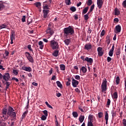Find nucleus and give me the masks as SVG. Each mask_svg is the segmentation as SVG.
<instances>
[{"label":"nucleus","mask_w":126,"mask_h":126,"mask_svg":"<svg viewBox=\"0 0 126 126\" xmlns=\"http://www.w3.org/2000/svg\"><path fill=\"white\" fill-rule=\"evenodd\" d=\"M2 113L3 115L1 118H4V121H7L9 117L12 118L11 119L12 121L16 120V113L14 112V109L11 106H9L8 109H3Z\"/></svg>","instance_id":"1"},{"label":"nucleus","mask_w":126,"mask_h":126,"mask_svg":"<svg viewBox=\"0 0 126 126\" xmlns=\"http://www.w3.org/2000/svg\"><path fill=\"white\" fill-rule=\"evenodd\" d=\"M63 32L64 36L65 38H69V36H71L74 34V30L72 27L69 26L68 27L64 29Z\"/></svg>","instance_id":"2"},{"label":"nucleus","mask_w":126,"mask_h":126,"mask_svg":"<svg viewBox=\"0 0 126 126\" xmlns=\"http://www.w3.org/2000/svg\"><path fill=\"white\" fill-rule=\"evenodd\" d=\"M50 47L52 50H58L60 48V45H59L58 41L53 40L50 41Z\"/></svg>","instance_id":"3"},{"label":"nucleus","mask_w":126,"mask_h":126,"mask_svg":"<svg viewBox=\"0 0 126 126\" xmlns=\"http://www.w3.org/2000/svg\"><path fill=\"white\" fill-rule=\"evenodd\" d=\"M101 87V92L106 94V91H107V80L106 79H104V80H103Z\"/></svg>","instance_id":"4"},{"label":"nucleus","mask_w":126,"mask_h":126,"mask_svg":"<svg viewBox=\"0 0 126 126\" xmlns=\"http://www.w3.org/2000/svg\"><path fill=\"white\" fill-rule=\"evenodd\" d=\"M25 54L26 55V57L28 61H29L30 63H34V60L33 59V57L31 56L30 53L29 52H26Z\"/></svg>","instance_id":"5"},{"label":"nucleus","mask_w":126,"mask_h":126,"mask_svg":"<svg viewBox=\"0 0 126 126\" xmlns=\"http://www.w3.org/2000/svg\"><path fill=\"white\" fill-rule=\"evenodd\" d=\"M2 78L3 80L8 81L10 79V75L8 73H5L3 75H2Z\"/></svg>","instance_id":"6"},{"label":"nucleus","mask_w":126,"mask_h":126,"mask_svg":"<svg viewBox=\"0 0 126 126\" xmlns=\"http://www.w3.org/2000/svg\"><path fill=\"white\" fill-rule=\"evenodd\" d=\"M79 84V82L75 79L74 78H72V85L73 87H77V85Z\"/></svg>","instance_id":"7"},{"label":"nucleus","mask_w":126,"mask_h":126,"mask_svg":"<svg viewBox=\"0 0 126 126\" xmlns=\"http://www.w3.org/2000/svg\"><path fill=\"white\" fill-rule=\"evenodd\" d=\"M97 53L99 57H102L104 55V51H103V48L101 47L97 48Z\"/></svg>","instance_id":"8"},{"label":"nucleus","mask_w":126,"mask_h":126,"mask_svg":"<svg viewBox=\"0 0 126 126\" xmlns=\"http://www.w3.org/2000/svg\"><path fill=\"white\" fill-rule=\"evenodd\" d=\"M103 3L104 2L103 1V0H97V4L98 8H102Z\"/></svg>","instance_id":"9"},{"label":"nucleus","mask_w":126,"mask_h":126,"mask_svg":"<svg viewBox=\"0 0 126 126\" xmlns=\"http://www.w3.org/2000/svg\"><path fill=\"white\" fill-rule=\"evenodd\" d=\"M85 61V62H87L88 63H89L90 65H92V63H93V59L86 57Z\"/></svg>","instance_id":"10"},{"label":"nucleus","mask_w":126,"mask_h":126,"mask_svg":"<svg viewBox=\"0 0 126 126\" xmlns=\"http://www.w3.org/2000/svg\"><path fill=\"white\" fill-rule=\"evenodd\" d=\"M10 38V40H15V31L11 30Z\"/></svg>","instance_id":"11"},{"label":"nucleus","mask_w":126,"mask_h":126,"mask_svg":"<svg viewBox=\"0 0 126 126\" xmlns=\"http://www.w3.org/2000/svg\"><path fill=\"white\" fill-rule=\"evenodd\" d=\"M50 12L49 10H43V18H47L48 17V14Z\"/></svg>","instance_id":"12"},{"label":"nucleus","mask_w":126,"mask_h":126,"mask_svg":"<svg viewBox=\"0 0 126 126\" xmlns=\"http://www.w3.org/2000/svg\"><path fill=\"white\" fill-rule=\"evenodd\" d=\"M46 33L47 34H50V35H53L55 32L53 30V29H51V28L48 27V28L46 30Z\"/></svg>","instance_id":"13"},{"label":"nucleus","mask_w":126,"mask_h":126,"mask_svg":"<svg viewBox=\"0 0 126 126\" xmlns=\"http://www.w3.org/2000/svg\"><path fill=\"white\" fill-rule=\"evenodd\" d=\"M22 68L23 70L28 71L29 72H31V71H32V68H31V67L23 66Z\"/></svg>","instance_id":"14"},{"label":"nucleus","mask_w":126,"mask_h":126,"mask_svg":"<svg viewBox=\"0 0 126 126\" xmlns=\"http://www.w3.org/2000/svg\"><path fill=\"white\" fill-rule=\"evenodd\" d=\"M114 50H115V45H113L112 46L111 49H110V50L109 51V52L108 53V55L110 57H113Z\"/></svg>","instance_id":"15"},{"label":"nucleus","mask_w":126,"mask_h":126,"mask_svg":"<svg viewBox=\"0 0 126 126\" xmlns=\"http://www.w3.org/2000/svg\"><path fill=\"white\" fill-rule=\"evenodd\" d=\"M115 29L118 33L121 32V31L122 30V27L120 25H118L116 26Z\"/></svg>","instance_id":"16"},{"label":"nucleus","mask_w":126,"mask_h":126,"mask_svg":"<svg viewBox=\"0 0 126 126\" xmlns=\"http://www.w3.org/2000/svg\"><path fill=\"white\" fill-rule=\"evenodd\" d=\"M85 50H91L92 49V45L91 44H86L84 47Z\"/></svg>","instance_id":"17"},{"label":"nucleus","mask_w":126,"mask_h":126,"mask_svg":"<svg viewBox=\"0 0 126 126\" xmlns=\"http://www.w3.org/2000/svg\"><path fill=\"white\" fill-rule=\"evenodd\" d=\"M94 119H95V117H94V116L89 115V122L93 123V121H94Z\"/></svg>","instance_id":"18"},{"label":"nucleus","mask_w":126,"mask_h":126,"mask_svg":"<svg viewBox=\"0 0 126 126\" xmlns=\"http://www.w3.org/2000/svg\"><path fill=\"white\" fill-rule=\"evenodd\" d=\"M121 47H119L117 49V50L116 53V55L117 56V58H119V56L121 55Z\"/></svg>","instance_id":"19"},{"label":"nucleus","mask_w":126,"mask_h":126,"mask_svg":"<svg viewBox=\"0 0 126 126\" xmlns=\"http://www.w3.org/2000/svg\"><path fill=\"white\" fill-rule=\"evenodd\" d=\"M115 15H120L121 12L120 10L118 9L117 7H116L114 9Z\"/></svg>","instance_id":"20"},{"label":"nucleus","mask_w":126,"mask_h":126,"mask_svg":"<svg viewBox=\"0 0 126 126\" xmlns=\"http://www.w3.org/2000/svg\"><path fill=\"white\" fill-rule=\"evenodd\" d=\"M33 4L34 5H35L36 7H37V8H40L42 5V4L40 2H36Z\"/></svg>","instance_id":"21"},{"label":"nucleus","mask_w":126,"mask_h":126,"mask_svg":"<svg viewBox=\"0 0 126 126\" xmlns=\"http://www.w3.org/2000/svg\"><path fill=\"white\" fill-rule=\"evenodd\" d=\"M43 8L44 10H49L48 9H50L49 8V5H48V4H43Z\"/></svg>","instance_id":"22"},{"label":"nucleus","mask_w":126,"mask_h":126,"mask_svg":"<svg viewBox=\"0 0 126 126\" xmlns=\"http://www.w3.org/2000/svg\"><path fill=\"white\" fill-rule=\"evenodd\" d=\"M84 119H85V117H84V115L80 116V117L79 118V121L81 124L83 123V121H84Z\"/></svg>","instance_id":"23"},{"label":"nucleus","mask_w":126,"mask_h":126,"mask_svg":"<svg viewBox=\"0 0 126 126\" xmlns=\"http://www.w3.org/2000/svg\"><path fill=\"white\" fill-rule=\"evenodd\" d=\"M106 43L107 45H110V43H111V38H110V36L109 35H108L106 36Z\"/></svg>","instance_id":"24"},{"label":"nucleus","mask_w":126,"mask_h":126,"mask_svg":"<svg viewBox=\"0 0 126 126\" xmlns=\"http://www.w3.org/2000/svg\"><path fill=\"white\" fill-rule=\"evenodd\" d=\"M38 45L39 46V49L41 50H43V48H44V44H43V41H40L38 42Z\"/></svg>","instance_id":"25"},{"label":"nucleus","mask_w":126,"mask_h":126,"mask_svg":"<svg viewBox=\"0 0 126 126\" xmlns=\"http://www.w3.org/2000/svg\"><path fill=\"white\" fill-rule=\"evenodd\" d=\"M88 9H89V7H86L83 10L82 12V14H86L87 13V11H88Z\"/></svg>","instance_id":"26"},{"label":"nucleus","mask_w":126,"mask_h":126,"mask_svg":"<svg viewBox=\"0 0 126 126\" xmlns=\"http://www.w3.org/2000/svg\"><path fill=\"white\" fill-rule=\"evenodd\" d=\"M28 114V110H27L26 111L24 112L22 115V120H23V119H24V118H25V117H26V116H27Z\"/></svg>","instance_id":"27"},{"label":"nucleus","mask_w":126,"mask_h":126,"mask_svg":"<svg viewBox=\"0 0 126 126\" xmlns=\"http://www.w3.org/2000/svg\"><path fill=\"white\" fill-rule=\"evenodd\" d=\"M80 70H82L83 73H86V72H87V68H86V67H85V66H82Z\"/></svg>","instance_id":"28"},{"label":"nucleus","mask_w":126,"mask_h":126,"mask_svg":"<svg viewBox=\"0 0 126 126\" xmlns=\"http://www.w3.org/2000/svg\"><path fill=\"white\" fill-rule=\"evenodd\" d=\"M5 84L6 85V90H7V89L9 88V86H10V84H11V83L10 82L6 81Z\"/></svg>","instance_id":"29"},{"label":"nucleus","mask_w":126,"mask_h":126,"mask_svg":"<svg viewBox=\"0 0 126 126\" xmlns=\"http://www.w3.org/2000/svg\"><path fill=\"white\" fill-rule=\"evenodd\" d=\"M64 42L65 45H66L67 46H68V45H69V43H70V39H65L64 40Z\"/></svg>","instance_id":"30"},{"label":"nucleus","mask_w":126,"mask_h":126,"mask_svg":"<svg viewBox=\"0 0 126 126\" xmlns=\"http://www.w3.org/2000/svg\"><path fill=\"white\" fill-rule=\"evenodd\" d=\"M52 55L53 56H54V57H58V56L59 55V50H55Z\"/></svg>","instance_id":"31"},{"label":"nucleus","mask_w":126,"mask_h":126,"mask_svg":"<svg viewBox=\"0 0 126 126\" xmlns=\"http://www.w3.org/2000/svg\"><path fill=\"white\" fill-rule=\"evenodd\" d=\"M112 98L113 99H118V93L115 92L112 95Z\"/></svg>","instance_id":"32"},{"label":"nucleus","mask_w":126,"mask_h":126,"mask_svg":"<svg viewBox=\"0 0 126 126\" xmlns=\"http://www.w3.org/2000/svg\"><path fill=\"white\" fill-rule=\"evenodd\" d=\"M56 84L58 87H60V88H63V85L61 83V82L60 81H57L56 82Z\"/></svg>","instance_id":"33"},{"label":"nucleus","mask_w":126,"mask_h":126,"mask_svg":"<svg viewBox=\"0 0 126 126\" xmlns=\"http://www.w3.org/2000/svg\"><path fill=\"white\" fill-rule=\"evenodd\" d=\"M60 69L61 70H65V65L63 64H60Z\"/></svg>","instance_id":"34"},{"label":"nucleus","mask_w":126,"mask_h":126,"mask_svg":"<svg viewBox=\"0 0 126 126\" xmlns=\"http://www.w3.org/2000/svg\"><path fill=\"white\" fill-rule=\"evenodd\" d=\"M104 119L105 120H109V114L107 112H106L105 113Z\"/></svg>","instance_id":"35"},{"label":"nucleus","mask_w":126,"mask_h":126,"mask_svg":"<svg viewBox=\"0 0 126 126\" xmlns=\"http://www.w3.org/2000/svg\"><path fill=\"white\" fill-rule=\"evenodd\" d=\"M72 115L74 118H77V117H78V113L75 111H74L72 112Z\"/></svg>","instance_id":"36"},{"label":"nucleus","mask_w":126,"mask_h":126,"mask_svg":"<svg viewBox=\"0 0 126 126\" xmlns=\"http://www.w3.org/2000/svg\"><path fill=\"white\" fill-rule=\"evenodd\" d=\"M71 0H65V3L67 4V5H70L71 4Z\"/></svg>","instance_id":"37"},{"label":"nucleus","mask_w":126,"mask_h":126,"mask_svg":"<svg viewBox=\"0 0 126 126\" xmlns=\"http://www.w3.org/2000/svg\"><path fill=\"white\" fill-rule=\"evenodd\" d=\"M70 10H71V11H72V12H75V11H76V8H75V7L74 6H71L70 8Z\"/></svg>","instance_id":"38"},{"label":"nucleus","mask_w":126,"mask_h":126,"mask_svg":"<svg viewBox=\"0 0 126 126\" xmlns=\"http://www.w3.org/2000/svg\"><path fill=\"white\" fill-rule=\"evenodd\" d=\"M110 105H111V99L108 98L107 99V102L106 104L107 108H109L110 107Z\"/></svg>","instance_id":"39"},{"label":"nucleus","mask_w":126,"mask_h":126,"mask_svg":"<svg viewBox=\"0 0 126 126\" xmlns=\"http://www.w3.org/2000/svg\"><path fill=\"white\" fill-rule=\"evenodd\" d=\"M120 77L118 76L116 77V83L117 85L120 84Z\"/></svg>","instance_id":"40"},{"label":"nucleus","mask_w":126,"mask_h":126,"mask_svg":"<svg viewBox=\"0 0 126 126\" xmlns=\"http://www.w3.org/2000/svg\"><path fill=\"white\" fill-rule=\"evenodd\" d=\"M98 118L99 119H101V118H103V116H104V114H103L102 112H99L98 113Z\"/></svg>","instance_id":"41"},{"label":"nucleus","mask_w":126,"mask_h":126,"mask_svg":"<svg viewBox=\"0 0 126 126\" xmlns=\"http://www.w3.org/2000/svg\"><path fill=\"white\" fill-rule=\"evenodd\" d=\"M7 27V26L4 24H2L0 25V29H3L4 28H6Z\"/></svg>","instance_id":"42"},{"label":"nucleus","mask_w":126,"mask_h":126,"mask_svg":"<svg viewBox=\"0 0 126 126\" xmlns=\"http://www.w3.org/2000/svg\"><path fill=\"white\" fill-rule=\"evenodd\" d=\"M92 0H88L87 2V5H89V6H90V5H91V4H92Z\"/></svg>","instance_id":"43"},{"label":"nucleus","mask_w":126,"mask_h":126,"mask_svg":"<svg viewBox=\"0 0 126 126\" xmlns=\"http://www.w3.org/2000/svg\"><path fill=\"white\" fill-rule=\"evenodd\" d=\"M47 117L46 115H42L41 117V120L42 121H46L47 120Z\"/></svg>","instance_id":"44"},{"label":"nucleus","mask_w":126,"mask_h":126,"mask_svg":"<svg viewBox=\"0 0 126 126\" xmlns=\"http://www.w3.org/2000/svg\"><path fill=\"white\" fill-rule=\"evenodd\" d=\"M32 20H31V19H30V18L28 19V21H27L28 25L31 24V23H32Z\"/></svg>","instance_id":"45"},{"label":"nucleus","mask_w":126,"mask_h":126,"mask_svg":"<svg viewBox=\"0 0 126 126\" xmlns=\"http://www.w3.org/2000/svg\"><path fill=\"white\" fill-rule=\"evenodd\" d=\"M13 73H14V74H15V75H17V74H18V71L16 69H13Z\"/></svg>","instance_id":"46"},{"label":"nucleus","mask_w":126,"mask_h":126,"mask_svg":"<svg viewBox=\"0 0 126 126\" xmlns=\"http://www.w3.org/2000/svg\"><path fill=\"white\" fill-rule=\"evenodd\" d=\"M84 17L85 18V20H88V19H89V16L88 15V14H86L84 16Z\"/></svg>","instance_id":"47"},{"label":"nucleus","mask_w":126,"mask_h":126,"mask_svg":"<svg viewBox=\"0 0 126 126\" xmlns=\"http://www.w3.org/2000/svg\"><path fill=\"white\" fill-rule=\"evenodd\" d=\"M28 49L30 51H31V52H32V53H33V50H32V48H31V45L29 44V45H28Z\"/></svg>","instance_id":"48"},{"label":"nucleus","mask_w":126,"mask_h":126,"mask_svg":"<svg viewBox=\"0 0 126 126\" xmlns=\"http://www.w3.org/2000/svg\"><path fill=\"white\" fill-rule=\"evenodd\" d=\"M122 5L123 7L126 8V0H124L122 3Z\"/></svg>","instance_id":"49"},{"label":"nucleus","mask_w":126,"mask_h":126,"mask_svg":"<svg viewBox=\"0 0 126 126\" xmlns=\"http://www.w3.org/2000/svg\"><path fill=\"white\" fill-rule=\"evenodd\" d=\"M105 31L104 30H103L100 33V37H103V36H104V35H105Z\"/></svg>","instance_id":"50"},{"label":"nucleus","mask_w":126,"mask_h":126,"mask_svg":"<svg viewBox=\"0 0 126 126\" xmlns=\"http://www.w3.org/2000/svg\"><path fill=\"white\" fill-rule=\"evenodd\" d=\"M111 114L112 115V117L113 118H114V117H115L116 113V111H114V110H112L111 112Z\"/></svg>","instance_id":"51"},{"label":"nucleus","mask_w":126,"mask_h":126,"mask_svg":"<svg viewBox=\"0 0 126 126\" xmlns=\"http://www.w3.org/2000/svg\"><path fill=\"white\" fill-rule=\"evenodd\" d=\"M75 79H76V80H80V76L78 75L75 76Z\"/></svg>","instance_id":"52"},{"label":"nucleus","mask_w":126,"mask_h":126,"mask_svg":"<svg viewBox=\"0 0 126 126\" xmlns=\"http://www.w3.org/2000/svg\"><path fill=\"white\" fill-rule=\"evenodd\" d=\"M94 7H95V4H94L91 6V8L90 10H91V11H93V10L94 9Z\"/></svg>","instance_id":"53"},{"label":"nucleus","mask_w":126,"mask_h":126,"mask_svg":"<svg viewBox=\"0 0 126 126\" xmlns=\"http://www.w3.org/2000/svg\"><path fill=\"white\" fill-rule=\"evenodd\" d=\"M42 113H43V114L45 115V116L48 117V111H47L46 110H44L42 111Z\"/></svg>","instance_id":"54"},{"label":"nucleus","mask_w":126,"mask_h":126,"mask_svg":"<svg viewBox=\"0 0 126 126\" xmlns=\"http://www.w3.org/2000/svg\"><path fill=\"white\" fill-rule=\"evenodd\" d=\"M3 7H4V5H3V3H0V10L3 9Z\"/></svg>","instance_id":"55"},{"label":"nucleus","mask_w":126,"mask_h":126,"mask_svg":"<svg viewBox=\"0 0 126 126\" xmlns=\"http://www.w3.org/2000/svg\"><path fill=\"white\" fill-rule=\"evenodd\" d=\"M12 80H15L16 81V82H18L19 81V80H18V79H17L15 77H12Z\"/></svg>","instance_id":"56"},{"label":"nucleus","mask_w":126,"mask_h":126,"mask_svg":"<svg viewBox=\"0 0 126 126\" xmlns=\"http://www.w3.org/2000/svg\"><path fill=\"white\" fill-rule=\"evenodd\" d=\"M73 17H74L75 20H77V19H78V15L75 14L74 15Z\"/></svg>","instance_id":"57"},{"label":"nucleus","mask_w":126,"mask_h":126,"mask_svg":"<svg viewBox=\"0 0 126 126\" xmlns=\"http://www.w3.org/2000/svg\"><path fill=\"white\" fill-rule=\"evenodd\" d=\"M93 122H90L88 121V126H93Z\"/></svg>","instance_id":"58"},{"label":"nucleus","mask_w":126,"mask_h":126,"mask_svg":"<svg viewBox=\"0 0 126 126\" xmlns=\"http://www.w3.org/2000/svg\"><path fill=\"white\" fill-rule=\"evenodd\" d=\"M26 16H23L22 18V22H25L26 20H25V18H26Z\"/></svg>","instance_id":"59"},{"label":"nucleus","mask_w":126,"mask_h":126,"mask_svg":"<svg viewBox=\"0 0 126 126\" xmlns=\"http://www.w3.org/2000/svg\"><path fill=\"white\" fill-rule=\"evenodd\" d=\"M123 124L124 126H126V120L125 119L123 120Z\"/></svg>","instance_id":"60"},{"label":"nucleus","mask_w":126,"mask_h":126,"mask_svg":"<svg viewBox=\"0 0 126 126\" xmlns=\"http://www.w3.org/2000/svg\"><path fill=\"white\" fill-rule=\"evenodd\" d=\"M26 109L28 110V109H29V100L28 101L27 105L26 107Z\"/></svg>","instance_id":"61"},{"label":"nucleus","mask_w":126,"mask_h":126,"mask_svg":"<svg viewBox=\"0 0 126 126\" xmlns=\"http://www.w3.org/2000/svg\"><path fill=\"white\" fill-rule=\"evenodd\" d=\"M75 91L77 92V93H80V90L78 88H76L75 89Z\"/></svg>","instance_id":"62"},{"label":"nucleus","mask_w":126,"mask_h":126,"mask_svg":"<svg viewBox=\"0 0 126 126\" xmlns=\"http://www.w3.org/2000/svg\"><path fill=\"white\" fill-rule=\"evenodd\" d=\"M111 61H112V58L110 57H107V62H108V63H110V62H111Z\"/></svg>","instance_id":"63"},{"label":"nucleus","mask_w":126,"mask_h":126,"mask_svg":"<svg viewBox=\"0 0 126 126\" xmlns=\"http://www.w3.org/2000/svg\"><path fill=\"white\" fill-rule=\"evenodd\" d=\"M66 85L67 86H70V82H66Z\"/></svg>","instance_id":"64"}]
</instances>
